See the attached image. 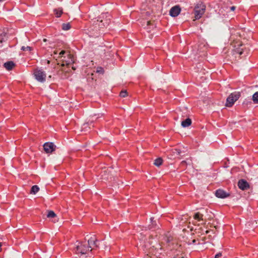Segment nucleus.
Returning a JSON list of instances; mask_svg holds the SVG:
<instances>
[{
  "label": "nucleus",
  "instance_id": "26",
  "mask_svg": "<svg viewBox=\"0 0 258 258\" xmlns=\"http://www.w3.org/2000/svg\"><path fill=\"white\" fill-rule=\"evenodd\" d=\"M235 52H236L239 55H241L244 53L243 48H237L236 49H235Z\"/></svg>",
  "mask_w": 258,
  "mask_h": 258
},
{
  "label": "nucleus",
  "instance_id": "11",
  "mask_svg": "<svg viewBox=\"0 0 258 258\" xmlns=\"http://www.w3.org/2000/svg\"><path fill=\"white\" fill-rule=\"evenodd\" d=\"M238 187L241 190H246L249 187L248 183L244 179H240L238 182Z\"/></svg>",
  "mask_w": 258,
  "mask_h": 258
},
{
  "label": "nucleus",
  "instance_id": "33",
  "mask_svg": "<svg viewBox=\"0 0 258 258\" xmlns=\"http://www.w3.org/2000/svg\"><path fill=\"white\" fill-rule=\"evenodd\" d=\"M209 232H210V231H209V230H207V231H206V234H208V233H209Z\"/></svg>",
  "mask_w": 258,
  "mask_h": 258
},
{
  "label": "nucleus",
  "instance_id": "1",
  "mask_svg": "<svg viewBox=\"0 0 258 258\" xmlns=\"http://www.w3.org/2000/svg\"><path fill=\"white\" fill-rule=\"evenodd\" d=\"M206 6L202 3L197 4L194 8L195 18L196 20L200 19L205 13Z\"/></svg>",
  "mask_w": 258,
  "mask_h": 258
},
{
  "label": "nucleus",
  "instance_id": "24",
  "mask_svg": "<svg viewBox=\"0 0 258 258\" xmlns=\"http://www.w3.org/2000/svg\"><path fill=\"white\" fill-rule=\"evenodd\" d=\"M21 50H22L23 51H31L32 50V48L31 47H30V46H22L21 47Z\"/></svg>",
  "mask_w": 258,
  "mask_h": 258
},
{
  "label": "nucleus",
  "instance_id": "27",
  "mask_svg": "<svg viewBox=\"0 0 258 258\" xmlns=\"http://www.w3.org/2000/svg\"><path fill=\"white\" fill-rule=\"evenodd\" d=\"M97 73H103L104 70L101 67L98 68L97 69Z\"/></svg>",
  "mask_w": 258,
  "mask_h": 258
},
{
  "label": "nucleus",
  "instance_id": "28",
  "mask_svg": "<svg viewBox=\"0 0 258 258\" xmlns=\"http://www.w3.org/2000/svg\"><path fill=\"white\" fill-rule=\"evenodd\" d=\"M222 256V253L219 252L217 254L215 255L214 258H220Z\"/></svg>",
  "mask_w": 258,
  "mask_h": 258
},
{
  "label": "nucleus",
  "instance_id": "2",
  "mask_svg": "<svg viewBox=\"0 0 258 258\" xmlns=\"http://www.w3.org/2000/svg\"><path fill=\"white\" fill-rule=\"evenodd\" d=\"M240 96V93L239 92H235L231 93L227 98L226 106L231 107L234 102L239 98Z\"/></svg>",
  "mask_w": 258,
  "mask_h": 258
},
{
  "label": "nucleus",
  "instance_id": "30",
  "mask_svg": "<svg viewBox=\"0 0 258 258\" xmlns=\"http://www.w3.org/2000/svg\"><path fill=\"white\" fill-rule=\"evenodd\" d=\"M151 25L152 27H154V25L153 24H151V23L150 21H147V26H149L150 25Z\"/></svg>",
  "mask_w": 258,
  "mask_h": 258
},
{
  "label": "nucleus",
  "instance_id": "21",
  "mask_svg": "<svg viewBox=\"0 0 258 258\" xmlns=\"http://www.w3.org/2000/svg\"><path fill=\"white\" fill-rule=\"evenodd\" d=\"M67 53H67L66 51H64V50H62V51H61L59 53V54H58V58H62H62H65L66 57V56H64V54H67Z\"/></svg>",
  "mask_w": 258,
  "mask_h": 258
},
{
  "label": "nucleus",
  "instance_id": "39",
  "mask_svg": "<svg viewBox=\"0 0 258 258\" xmlns=\"http://www.w3.org/2000/svg\"><path fill=\"white\" fill-rule=\"evenodd\" d=\"M151 28V27H149V28H147V29H150Z\"/></svg>",
  "mask_w": 258,
  "mask_h": 258
},
{
  "label": "nucleus",
  "instance_id": "15",
  "mask_svg": "<svg viewBox=\"0 0 258 258\" xmlns=\"http://www.w3.org/2000/svg\"><path fill=\"white\" fill-rule=\"evenodd\" d=\"M53 11L55 16L57 18L60 17L63 13L62 9L61 8L55 9Z\"/></svg>",
  "mask_w": 258,
  "mask_h": 258
},
{
  "label": "nucleus",
  "instance_id": "31",
  "mask_svg": "<svg viewBox=\"0 0 258 258\" xmlns=\"http://www.w3.org/2000/svg\"><path fill=\"white\" fill-rule=\"evenodd\" d=\"M236 9V7L235 6H232L231 7H230V10L231 11H234Z\"/></svg>",
  "mask_w": 258,
  "mask_h": 258
},
{
  "label": "nucleus",
  "instance_id": "4",
  "mask_svg": "<svg viewBox=\"0 0 258 258\" xmlns=\"http://www.w3.org/2000/svg\"><path fill=\"white\" fill-rule=\"evenodd\" d=\"M108 16H109V14L108 13L102 14L101 17L97 20V23L95 25H98L100 28H103L104 27L107 26L110 23V19L109 18L103 20L102 18H104V17L107 18Z\"/></svg>",
  "mask_w": 258,
  "mask_h": 258
},
{
  "label": "nucleus",
  "instance_id": "12",
  "mask_svg": "<svg viewBox=\"0 0 258 258\" xmlns=\"http://www.w3.org/2000/svg\"><path fill=\"white\" fill-rule=\"evenodd\" d=\"M98 240L95 237V235H93V236H91L88 240V244H87L89 248L92 247V245H94L96 247H98V245L97 244Z\"/></svg>",
  "mask_w": 258,
  "mask_h": 258
},
{
  "label": "nucleus",
  "instance_id": "37",
  "mask_svg": "<svg viewBox=\"0 0 258 258\" xmlns=\"http://www.w3.org/2000/svg\"><path fill=\"white\" fill-rule=\"evenodd\" d=\"M49 63H50V61H49V60H48V61H47V63H48V64H49Z\"/></svg>",
  "mask_w": 258,
  "mask_h": 258
},
{
  "label": "nucleus",
  "instance_id": "7",
  "mask_svg": "<svg viewBox=\"0 0 258 258\" xmlns=\"http://www.w3.org/2000/svg\"><path fill=\"white\" fill-rule=\"evenodd\" d=\"M62 63L61 64L62 67L64 66V65L69 66L72 64L74 62L73 55L70 53H67V58H62Z\"/></svg>",
  "mask_w": 258,
  "mask_h": 258
},
{
  "label": "nucleus",
  "instance_id": "3",
  "mask_svg": "<svg viewBox=\"0 0 258 258\" xmlns=\"http://www.w3.org/2000/svg\"><path fill=\"white\" fill-rule=\"evenodd\" d=\"M34 75L36 80L38 82L43 83L46 80V73L42 69H35L34 70Z\"/></svg>",
  "mask_w": 258,
  "mask_h": 258
},
{
  "label": "nucleus",
  "instance_id": "19",
  "mask_svg": "<svg viewBox=\"0 0 258 258\" xmlns=\"http://www.w3.org/2000/svg\"><path fill=\"white\" fill-rule=\"evenodd\" d=\"M252 100L255 103H258V92H255L252 96Z\"/></svg>",
  "mask_w": 258,
  "mask_h": 258
},
{
  "label": "nucleus",
  "instance_id": "32",
  "mask_svg": "<svg viewBox=\"0 0 258 258\" xmlns=\"http://www.w3.org/2000/svg\"><path fill=\"white\" fill-rule=\"evenodd\" d=\"M53 54H54V55L57 54V51H55H55H54V52H53Z\"/></svg>",
  "mask_w": 258,
  "mask_h": 258
},
{
  "label": "nucleus",
  "instance_id": "9",
  "mask_svg": "<svg viewBox=\"0 0 258 258\" xmlns=\"http://www.w3.org/2000/svg\"><path fill=\"white\" fill-rule=\"evenodd\" d=\"M215 196L221 199H224L228 197L230 195L222 189H218L215 191Z\"/></svg>",
  "mask_w": 258,
  "mask_h": 258
},
{
  "label": "nucleus",
  "instance_id": "36",
  "mask_svg": "<svg viewBox=\"0 0 258 258\" xmlns=\"http://www.w3.org/2000/svg\"><path fill=\"white\" fill-rule=\"evenodd\" d=\"M192 242H193V243H195L196 242V240H195V239L193 240Z\"/></svg>",
  "mask_w": 258,
  "mask_h": 258
},
{
  "label": "nucleus",
  "instance_id": "8",
  "mask_svg": "<svg viewBox=\"0 0 258 258\" xmlns=\"http://www.w3.org/2000/svg\"><path fill=\"white\" fill-rule=\"evenodd\" d=\"M181 12L179 6L176 5L172 7L169 11V15L172 17H177Z\"/></svg>",
  "mask_w": 258,
  "mask_h": 258
},
{
  "label": "nucleus",
  "instance_id": "40",
  "mask_svg": "<svg viewBox=\"0 0 258 258\" xmlns=\"http://www.w3.org/2000/svg\"><path fill=\"white\" fill-rule=\"evenodd\" d=\"M72 69H73V70H75V68H74V67H72Z\"/></svg>",
  "mask_w": 258,
  "mask_h": 258
},
{
  "label": "nucleus",
  "instance_id": "18",
  "mask_svg": "<svg viewBox=\"0 0 258 258\" xmlns=\"http://www.w3.org/2000/svg\"><path fill=\"white\" fill-rule=\"evenodd\" d=\"M163 163V160L161 158H158L154 161V164L156 166H160Z\"/></svg>",
  "mask_w": 258,
  "mask_h": 258
},
{
  "label": "nucleus",
  "instance_id": "23",
  "mask_svg": "<svg viewBox=\"0 0 258 258\" xmlns=\"http://www.w3.org/2000/svg\"><path fill=\"white\" fill-rule=\"evenodd\" d=\"M173 153L175 155H180L181 153V151L179 149H174L173 150Z\"/></svg>",
  "mask_w": 258,
  "mask_h": 258
},
{
  "label": "nucleus",
  "instance_id": "25",
  "mask_svg": "<svg viewBox=\"0 0 258 258\" xmlns=\"http://www.w3.org/2000/svg\"><path fill=\"white\" fill-rule=\"evenodd\" d=\"M127 92L126 90H122L119 94V96L121 97H125L127 96Z\"/></svg>",
  "mask_w": 258,
  "mask_h": 258
},
{
  "label": "nucleus",
  "instance_id": "16",
  "mask_svg": "<svg viewBox=\"0 0 258 258\" xmlns=\"http://www.w3.org/2000/svg\"><path fill=\"white\" fill-rule=\"evenodd\" d=\"M203 215L201 214L199 212H197L195 214L194 216V218L195 219L197 220L198 221L203 220Z\"/></svg>",
  "mask_w": 258,
  "mask_h": 258
},
{
  "label": "nucleus",
  "instance_id": "20",
  "mask_svg": "<svg viewBox=\"0 0 258 258\" xmlns=\"http://www.w3.org/2000/svg\"><path fill=\"white\" fill-rule=\"evenodd\" d=\"M56 216V215L53 211H49L48 212L47 217V218H54Z\"/></svg>",
  "mask_w": 258,
  "mask_h": 258
},
{
  "label": "nucleus",
  "instance_id": "22",
  "mask_svg": "<svg viewBox=\"0 0 258 258\" xmlns=\"http://www.w3.org/2000/svg\"><path fill=\"white\" fill-rule=\"evenodd\" d=\"M71 28V25L70 23H63L62 25V29L63 30H68Z\"/></svg>",
  "mask_w": 258,
  "mask_h": 258
},
{
  "label": "nucleus",
  "instance_id": "14",
  "mask_svg": "<svg viewBox=\"0 0 258 258\" xmlns=\"http://www.w3.org/2000/svg\"><path fill=\"white\" fill-rule=\"evenodd\" d=\"M191 122L192 121L191 119L187 118L181 122V126L183 127H188L191 125Z\"/></svg>",
  "mask_w": 258,
  "mask_h": 258
},
{
  "label": "nucleus",
  "instance_id": "13",
  "mask_svg": "<svg viewBox=\"0 0 258 258\" xmlns=\"http://www.w3.org/2000/svg\"><path fill=\"white\" fill-rule=\"evenodd\" d=\"M15 66V63L13 61H8L4 64V67L8 71H11Z\"/></svg>",
  "mask_w": 258,
  "mask_h": 258
},
{
  "label": "nucleus",
  "instance_id": "10",
  "mask_svg": "<svg viewBox=\"0 0 258 258\" xmlns=\"http://www.w3.org/2000/svg\"><path fill=\"white\" fill-rule=\"evenodd\" d=\"M152 237H149V239H146L144 241L143 246L146 249V250H151L156 249V247L154 245H152Z\"/></svg>",
  "mask_w": 258,
  "mask_h": 258
},
{
  "label": "nucleus",
  "instance_id": "17",
  "mask_svg": "<svg viewBox=\"0 0 258 258\" xmlns=\"http://www.w3.org/2000/svg\"><path fill=\"white\" fill-rule=\"evenodd\" d=\"M39 190V187L38 185H35L32 186L31 189L30 193L32 194H36Z\"/></svg>",
  "mask_w": 258,
  "mask_h": 258
},
{
  "label": "nucleus",
  "instance_id": "38",
  "mask_svg": "<svg viewBox=\"0 0 258 258\" xmlns=\"http://www.w3.org/2000/svg\"><path fill=\"white\" fill-rule=\"evenodd\" d=\"M43 41H46V39H43Z\"/></svg>",
  "mask_w": 258,
  "mask_h": 258
},
{
  "label": "nucleus",
  "instance_id": "5",
  "mask_svg": "<svg viewBox=\"0 0 258 258\" xmlns=\"http://www.w3.org/2000/svg\"><path fill=\"white\" fill-rule=\"evenodd\" d=\"M89 250V246L83 242L79 243V244L77 245L76 252L77 253H81L82 254H85Z\"/></svg>",
  "mask_w": 258,
  "mask_h": 258
},
{
  "label": "nucleus",
  "instance_id": "29",
  "mask_svg": "<svg viewBox=\"0 0 258 258\" xmlns=\"http://www.w3.org/2000/svg\"><path fill=\"white\" fill-rule=\"evenodd\" d=\"M186 165V162L185 161H182L181 162V166H185Z\"/></svg>",
  "mask_w": 258,
  "mask_h": 258
},
{
  "label": "nucleus",
  "instance_id": "35",
  "mask_svg": "<svg viewBox=\"0 0 258 258\" xmlns=\"http://www.w3.org/2000/svg\"><path fill=\"white\" fill-rule=\"evenodd\" d=\"M169 242V238H167V242Z\"/></svg>",
  "mask_w": 258,
  "mask_h": 258
},
{
  "label": "nucleus",
  "instance_id": "6",
  "mask_svg": "<svg viewBox=\"0 0 258 258\" xmlns=\"http://www.w3.org/2000/svg\"><path fill=\"white\" fill-rule=\"evenodd\" d=\"M44 151L47 153H51L55 150V145L52 142H47L43 145Z\"/></svg>",
  "mask_w": 258,
  "mask_h": 258
},
{
  "label": "nucleus",
  "instance_id": "34",
  "mask_svg": "<svg viewBox=\"0 0 258 258\" xmlns=\"http://www.w3.org/2000/svg\"><path fill=\"white\" fill-rule=\"evenodd\" d=\"M153 219H154L153 218H151L150 220H151V221L152 222H153Z\"/></svg>",
  "mask_w": 258,
  "mask_h": 258
}]
</instances>
